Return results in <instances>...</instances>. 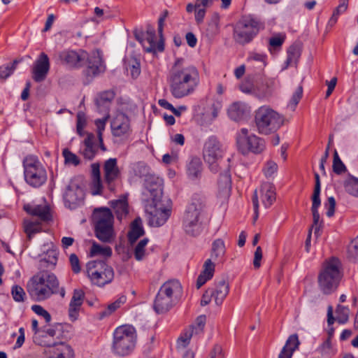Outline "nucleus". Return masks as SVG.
I'll return each mask as SVG.
<instances>
[{
  "label": "nucleus",
  "instance_id": "1",
  "mask_svg": "<svg viewBox=\"0 0 358 358\" xmlns=\"http://www.w3.org/2000/svg\"><path fill=\"white\" fill-rule=\"evenodd\" d=\"M170 92L176 99L192 94L199 83V74L196 67L185 65L182 59H178L168 77Z\"/></svg>",
  "mask_w": 358,
  "mask_h": 358
},
{
  "label": "nucleus",
  "instance_id": "2",
  "mask_svg": "<svg viewBox=\"0 0 358 358\" xmlns=\"http://www.w3.org/2000/svg\"><path fill=\"white\" fill-rule=\"evenodd\" d=\"M59 58L62 64L71 69H80L86 64L84 73L90 80L105 71V66L97 51L89 54L83 50H66L59 52Z\"/></svg>",
  "mask_w": 358,
  "mask_h": 358
},
{
  "label": "nucleus",
  "instance_id": "3",
  "mask_svg": "<svg viewBox=\"0 0 358 358\" xmlns=\"http://www.w3.org/2000/svg\"><path fill=\"white\" fill-rule=\"evenodd\" d=\"M27 289L30 296L36 301H45L57 294L59 280L54 273L41 271L30 279Z\"/></svg>",
  "mask_w": 358,
  "mask_h": 358
},
{
  "label": "nucleus",
  "instance_id": "4",
  "mask_svg": "<svg viewBox=\"0 0 358 358\" xmlns=\"http://www.w3.org/2000/svg\"><path fill=\"white\" fill-rule=\"evenodd\" d=\"M204 207V201L201 196L196 195L192 197L182 218V228L187 234L196 236L202 232Z\"/></svg>",
  "mask_w": 358,
  "mask_h": 358
},
{
  "label": "nucleus",
  "instance_id": "5",
  "mask_svg": "<svg viewBox=\"0 0 358 358\" xmlns=\"http://www.w3.org/2000/svg\"><path fill=\"white\" fill-rule=\"evenodd\" d=\"M96 237L103 243H110L115 238L113 227L114 217L110 209H95L92 215Z\"/></svg>",
  "mask_w": 358,
  "mask_h": 358
},
{
  "label": "nucleus",
  "instance_id": "6",
  "mask_svg": "<svg viewBox=\"0 0 358 358\" xmlns=\"http://www.w3.org/2000/svg\"><path fill=\"white\" fill-rule=\"evenodd\" d=\"M255 122L259 134L268 135L283 124L284 117L269 106H263L255 111Z\"/></svg>",
  "mask_w": 358,
  "mask_h": 358
},
{
  "label": "nucleus",
  "instance_id": "7",
  "mask_svg": "<svg viewBox=\"0 0 358 358\" xmlns=\"http://www.w3.org/2000/svg\"><path fill=\"white\" fill-rule=\"evenodd\" d=\"M148 224L154 227L163 226L172 213V201L169 198L148 201L145 206Z\"/></svg>",
  "mask_w": 358,
  "mask_h": 358
},
{
  "label": "nucleus",
  "instance_id": "8",
  "mask_svg": "<svg viewBox=\"0 0 358 358\" xmlns=\"http://www.w3.org/2000/svg\"><path fill=\"white\" fill-rule=\"evenodd\" d=\"M136 338L133 327L123 325L117 327L113 334V352L119 356L129 355L135 347Z\"/></svg>",
  "mask_w": 358,
  "mask_h": 358
},
{
  "label": "nucleus",
  "instance_id": "9",
  "mask_svg": "<svg viewBox=\"0 0 358 358\" xmlns=\"http://www.w3.org/2000/svg\"><path fill=\"white\" fill-rule=\"evenodd\" d=\"M340 262L332 258L327 262L318 275V285L324 294H329L337 288L341 279Z\"/></svg>",
  "mask_w": 358,
  "mask_h": 358
},
{
  "label": "nucleus",
  "instance_id": "10",
  "mask_svg": "<svg viewBox=\"0 0 358 358\" xmlns=\"http://www.w3.org/2000/svg\"><path fill=\"white\" fill-rule=\"evenodd\" d=\"M262 24L251 17H244L238 20L234 27L233 38L240 44L245 45L251 42L259 33Z\"/></svg>",
  "mask_w": 358,
  "mask_h": 358
},
{
  "label": "nucleus",
  "instance_id": "11",
  "mask_svg": "<svg viewBox=\"0 0 358 358\" xmlns=\"http://www.w3.org/2000/svg\"><path fill=\"white\" fill-rule=\"evenodd\" d=\"M224 152L223 145L215 136H210L205 141L203 157L212 172L217 173L220 171Z\"/></svg>",
  "mask_w": 358,
  "mask_h": 358
},
{
  "label": "nucleus",
  "instance_id": "12",
  "mask_svg": "<svg viewBox=\"0 0 358 358\" xmlns=\"http://www.w3.org/2000/svg\"><path fill=\"white\" fill-rule=\"evenodd\" d=\"M86 267L87 276L91 282L99 287L110 283L114 278L113 268L103 261L89 262Z\"/></svg>",
  "mask_w": 358,
  "mask_h": 358
},
{
  "label": "nucleus",
  "instance_id": "13",
  "mask_svg": "<svg viewBox=\"0 0 358 358\" xmlns=\"http://www.w3.org/2000/svg\"><path fill=\"white\" fill-rule=\"evenodd\" d=\"M24 175L26 182L34 187H39L47 180L46 171L41 163L32 157L24 159Z\"/></svg>",
  "mask_w": 358,
  "mask_h": 358
},
{
  "label": "nucleus",
  "instance_id": "14",
  "mask_svg": "<svg viewBox=\"0 0 358 358\" xmlns=\"http://www.w3.org/2000/svg\"><path fill=\"white\" fill-rule=\"evenodd\" d=\"M236 144L238 150L243 155L249 152L260 153L265 148L264 141L253 134H249L246 128H242L236 134Z\"/></svg>",
  "mask_w": 358,
  "mask_h": 358
},
{
  "label": "nucleus",
  "instance_id": "15",
  "mask_svg": "<svg viewBox=\"0 0 358 358\" xmlns=\"http://www.w3.org/2000/svg\"><path fill=\"white\" fill-rule=\"evenodd\" d=\"M136 39L143 45L148 52H162L164 50V43L162 40L157 41L155 29L148 26L145 32L135 31Z\"/></svg>",
  "mask_w": 358,
  "mask_h": 358
},
{
  "label": "nucleus",
  "instance_id": "16",
  "mask_svg": "<svg viewBox=\"0 0 358 358\" xmlns=\"http://www.w3.org/2000/svg\"><path fill=\"white\" fill-rule=\"evenodd\" d=\"M84 191L76 178L71 180L64 194L66 206L71 209L80 205L84 199Z\"/></svg>",
  "mask_w": 358,
  "mask_h": 358
},
{
  "label": "nucleus",
  "instance_id": "17",
  "mask_svg": "<svg viewBox=\"0 0 358 358\" xmlns=\"http://www.w3.org/2000/svg\"><path fill=\"white\" fill-rule=\"evenodd\" d=\"M143 194L149 197L148 201H159L166 198L163 196L162 180L153 176H148L145 180V191Z\"/></svg>",
  "mask_w": 358,
  "mask_h": 358
},
{
  "label": "nucleus",
  "instance_id": "18",
  "mask_svg": "<svg viewBox=\"0 0 358 358\" xmlns=\"http://www.w3.org/2000/svg\"><path fill=\"white\" fill-rule=\"evenodd\" d=\"M112 134L115 137L126 138L131 132L130 120L123 113H117L111 124Z\"/></svg>",
  "mask_w": 358,
  "mask_h": 358
},
{
  "label": "nucleus",
  "instance_id": "19",
  "mask_svg": "<svg viewBox=\"0 0 358 358\" xmlns=\"http://www.w3.org/2000/svg\"><path fill=\"white\" fill-rule=\"evenodd\" d=\"M104 180L110 191H115V182L120 178L116 158H110L103 164Z\"/></svg>",
  "mask_w": 358,
  "mask_h": 358
},
{
  "label": "nucleus",
  "instance_id": "20",
  "mask_svg": "<svg viewBox=\"0 0 358 358\" xmlns=\"http://www.w3.org/2000/svg\"><path fill=\"white\" fill-rule=\"evenodd\" d=\"M50 70V61L48 55L41 52L35 61L31 69L32 78L36 83L45 80Z\"/></svg>",
  "mask_w": 358,
  "mask_h": 358
},
{
  "label": "nucleus",
  "instance_id": "21",
  "mask_svg": "<svg viewBox=\"0 0 358 358\" xmlns=\"http://www.w3.org/2000/svg\"><path fill=\"white\" fill-rule=\"evenodd\" d=\"M45 353L47 358H73L71 348L64 342H55L46 344Z\"/></svg>",
  "mask_w": 358,
  "mask_h": 358
},
{
  "label": "nucleus",
  "instance_id": "22",
  "mask_svg": "<svg viewBox=\"0 0 358 358\" xmlns=\"http://www.w3.org/2000/svg\"><path fill=\"white\" fill-rule=\"evenodd\" d=\"M85 293L81 289H74L69 307V317L71 322L78 320L84 301Z\"/></svg>",
  "mask_w": 358,
  "mask_h": 358
},
{
  "label": "nucleus",
  "instance_id": "23",
  "mask_svg": "<svg viewBox=\"0 0 358 358\" xmlns=\"http://www.w3.org/2000/svg\"><path fill=\"white\" fill-rule=\"evenodd\" d=\"M159 292L176 303L182 293V286L178 280H169L161 286Z\"/></svg>",
  "mask_w": 358,
  "mask_h": 358
},
{
  "label": "nucleus",
  "instance_id": "24",
  "mask_svg": "<svg viewBox=\"0 0 358 358\" xmlns=\"http://www.w3.org/2000/svg\"><path fill=\"white\" fill-rule=\"evenodd\" d=\"M231 180L228 168L221 173L218 180V196L224 200L227 199L231 194Z\"/></svg>",
  "mask_w": 358,
  "mask_h": 358
},
{
  "label": "nucleus",
  "instance_id": "25",
  "mask_svg": "<svg viewBox=\"0 0 358 358\" xmlns=\"http://www.w3.org/2000/svg\"><path fill=\"white\" fill-rule=\"evenodd\" d=\"M176 303L171 298L158 292L154 301L153 308L157 314H163L168 312Z\"/></svg>",
  "mask_w": 358,
  "mask_h": 358
},
{
  "label": "nucleus",
  "instance_id": "26",
  "mask_svg": "<svg viewBox=\"0 0 358 358\" xmlns=\"http://www.w3.org/2000/svg\"><path fill=\"white\" fill-rule=\"evenodd\" d=\"M215 268V264L211 261V259H208L205 261L203 265V270L196 280V287L198 289L213 277Z\"/></svg>",
  "mask_w": 358,
  "mask_h": 358
},
{
  "label": "nucleus",
  "instance_id": "27",
  "mask_svg": "<svg viewBox=\"0 0 358 358\" xmlns=\"http://www.w3.org/2000/svg\"><path fill=\"white\" fill-rule=\"evenodd\" d=\"M213 292V299L217 305L222 303L229 293V286L225 279H221L215 282L214 288H209Z\"/></svg>",
  "mask_w": 358,
  "mask_h": 358
},
{
  "label": "nucleus",
  "instance_id": "28",
  "mask_svg": "<svg viewBox=\"0 0 358 358\" xmlns=\"http://www.w3.org/2000/svg\"><path fill=\"white\" fill-rule=\"evenodd\" d=\"M259 193L262 202L265 208L270 207L275 200V189L271 183L265 182L262 184Z\"/></svg>",
  "mask_w": 358,
  "mask_h": 358
},
{
  "label": "nucleus",
  "instance_id": "29",
  "mask_svg": "<svg viewBox=\"0 0 358 358\" xmlns=\"http://www.w3.org/2000/svg\"><path fill=\"white\" fill-rule=\"evenodd\" d=\"M300 342L298 335L294 334L289 336L285 346L281 350L278 358H292L294 352L299 348Z\"/></svg>",
  "mask_w": 358,
  "mask_h": 358
},
{
  "label": "nucleus",
  "instance_id": "30",
  "mask_svg": "<svg viewBox=\"0 0 358 358\" xmlns=\"http://www.w3.org/2000/svg\"><path fill=\"white\" fill-rule=\"evenodd\" d=\"M226 254L224 242L221 238H217L212 243L210 258L211 261L215 262H223Z\"/></svg>",
  "mask_w": 358,
  "mask_h": 358
},
{
  "label": "nucleus",
  "instance_id": "31",
  "mask_svg": "<svg viewBox=\"0 0 358 358\" xmlns=\"http://www.w3.org/2000/svg\"><path fill=\"white\" fill-rule=\"evenodd\" d=\"M203 171V164L199 157H192L187 164V175L191 180L201 178Z\"/></svg>",
  "mask_w": 358,
  "mask_h": 358
},
{
  "label": "nucleus",
  "instance_id": "32",
  "mask_svg": "<svg viewBox=\"0 0 358 358\" xmlns=\"http://www.w3.org/2000/svg\"><path fill=\"white\" fill-rule=\"evenodd\" d=\"M248 111L245 104L234 103L228 109V115L234 121L238 122L244 119Z\"/></svg>",
  "mask_w": 358,
  "mask_h": 358
},
{
  "label": "nucleus",
  "instance_id": "33",
  "mask_svg": "<svg viewBox=\"0 0 358 358\" xmlns=\"http://www.w3.org/2000/svg\"><path fill=\"white\" fill-rule=\"evenodd\" d=\"M24 210L29 214L38 217L43 221L51 219L50 208L47 206H24Z\"/></svg>",
  "mask_w": 358,
  "mask_h": 358
},
{
  "label": "nucleus",
  "instance_id": "34",
  "mask_svg": "<svg viewBox=\"0 0 358 358\" xmlns=\"http://www.w3.org/2000/svg\"><path fill=\"white\" fill-rule=\"evenodd\" d=\"M110 206L119 220H121L129 213L128 203L125 196L117 200L111 201Z\"/></svg>",
  "mask_w": 358,
  "mask_h": 358
},
{
  "label": "nucleus",
  "instance_id": "35",
  "mask_svg": "<svg viewBox=\"0 0 358 358\" xmlns=\"http://www.w3.org/2000/svg\"><path fill=\"white\" fill-rule=\"evenodd\" d=\"M145 234L141 220L136 218L131 224L130 230L128 233V239L129 243L133 245L141 236Z\"/></svg>",
  "mask_w": 358,
  "mask_h": 358
},
{
  "label": "nucleus",
  "instance_id": "36",
  "mask_svg": "<svg viewBox=\"0 0 358 358\" xmlns=\"http://www.w3.org/2000/svg\"><path fill=\"white\" fill-rule=\"evenodd\" d=\"M149 242L148 238H144L139 241L134 248V256L136 260L141 262L144 260L149 255L146 246Z\"/></svg>",
  "mask_w": 358,
  "mask_h": 358
},
{
  "label": "nucleus",
  "instance_id": "37",
  "mask_svg": "<svg viewBox=\"0 0 358 358\" xmlns=\"http://www.w3.org/2000/svg\"><path fill=\"white\" fill-rule=\"evenodd\" d=\"M115 93L111 90H108L100 93L96 99V104L99 110L101 107L106 113H108V105L113 100Z\"/></svg>",
  "mask_w": 358,
  "mask_h": 358
},
{
  "label": "nucleus",
  "instance_id": "38",
  "mask_svg": "<svg viewBox=\"0 0 358 358\" xmlns=\"http://www.w3.org/2000/svg\"><path fill=\"white\" fill-rule=\"evenodd\" d=\"M57 261V252L54 249H49L45 256L41 259V267L54 268Z\"/></svg>",
  "mask_w": 358,
  "mask_h": 358
},
{
  "label": "nucleus",
  "instance_id": "39",
  "mask_svg": "<svg viewBox=\"0 0 358 358\" xmlns=\"http://www.w3.org/2000/svg\"><path fill=\"white\" fill-rule=\"evenodd\" d=\"M301 56V48L299 45L293 44L287 50V67L296 65Z\"/></svg>",
  "mask_w": 358,
  "mask_h": 358
},
{
  "label": "nucleus",
  "instance_id": "40",
  "mask_svg": "<svg viewBox=\"0 0 358 358\" xmlns=\"http://www.w3.org/2000/svg\"><path fill=\"white\" fill-rule=\"evenodd\" d=\"M90 255L91 256L100 255L110 257L112 255V249L109 246H102L94 241L91 247Z\"/></svg>",
  "mask_w": 358,
  "mask_h": 358
},
{
  "label": "nucleus",
  "instance_id": "41",
  "mask_svg": "<svg viewBox=\"0 0 358 358\" xmlns=\"http://www.w3.org/2000/svg\"><path fill=\"white\" fill-rule=\"evenodd\" d=\"M126 299L127 298L125 296H121L115 302L109 304L106 309L100 312V318H103L111 315L114 311L120 307L121 304H123L126 302Z\"/></svg>",
  "mask_w": 358,
  "mask_h": 358
},
{
  "label": "nucleus",
  "instance_id": "42",
  "mask_svg": "<svg viewBox=\"0 0 358 358\" xmlns=\"http://www.w3.org/2000/svg\"><path fill=\"white\" fill-rule=\"evenodd\" d=\"M345 190L350 194L358 197V179L348 178L344 182Z\"/></svg>",
  "mask_w": 358,
  "mask_h": 358
},
{
  "label": "nucleus",
  "instance_id": "43",
  "mask_svg": "<svg viewBox=\"0 0 358 358\" xmlns=\"http://www.w3.org/2000/svg\"><path fill=\"white\" fill-rule=\"evenodd\" d=\"M17 64L18 61L14 60L12 64L0 66V80H5L11 74H13Z\"/></svg>",
  "mask_w": 358,
  "mask_h": 358
},
{
  "label": "nucleus",
  "instance_id": "44",
  "mask_svg": "<svg viewBox=\"0 0 358 358\" xmlns=\"http://www.w3.org/2000/svg\"><path fill=\"white\" fill-rule=\"evenodd\" d=\"M85 148L83 150L84 157L87 159H92L95 156L96 150L90 136L85 140Z\"/></svg>",
  "mask_w": 358,
  "mask_h": 358
},
{
  "label": "nucleus",
  "instance_id": "45",
  "mask_svg": "<svg viewBox=\"0 0 358 358\" xmlns=\"http://www.w3.org/2000/svg\"><path fill=\"white\" fill-rule=\"evenodd\" d=\"M206 321V316L200 315L196 318L195 323L192 326H191L189 328V329L190 330V331H192L193 334H196V335L200 334L203 331Z\"/></svg>",
  "mask_w": 358,
  "mask_h": 358
},
{
  "label": "nucleus",
  "instance_id": "46",
  "mask_svg": "<svg viewBox=\"0 0 358 358\" xmlns=\"http://www.w3.org/2000/svg\"><path fill=\"white\" fill-rule=\"evenodd\" d=\"M194 334L192 331L188 329L183 334H182L177 341V348L178 349L185 348L189 343L190 339Z\"/></svg>",
  "mask_w": 358,
  "mask_h": 358
},
{
  "label": "nucleus",
  "instance_id": "47",
  "mask_svg": "<svg viewBox=\"0 0 358 358\" xmlns=\"http://www.w3.org/2000/svg\"><path fill=\"white\" fill-rule=\"evenodd\" d=\"M219 22L220 17L217 13H214L210 22L208 24L207 31L209 32L210 35H215L218 33L219 31Z\"/></svg>",
  "mask_w": 358,
  "mask_h": 358
},
{
  "label": "nucleus",
  "instance_id": "48",
  "mask_svg": "<svg viewBox=\"0 0 358 358\" xmlns=\"http://www.w3.org/2000/svg\"><path fill=\"white\" fill-rule=\"evenodd\" d=\"M333 171L336 174H341L346 171V167L340 159L336 150L334 153Z\"/></svg>",
  "mask_w": 358,
  "mask_h": 358
},
{
  "label": "nucleus",
  "instance_id": "49",
  "mask_svg": "<svg viewBox=\"0 0 358 358\" xmlns=\"http://www.w3.org/2000/svg\"><path fill=\"white\" fill-rule=\"evenodd\" d=\"M13 299L16 302H24L26 299V293L23 288L19 285H13L11 289Z\"/></svg>",
  "mask_w": 358,
  "mask_h": 358
},
{
  "label": "nucleus",
  "instance_id": "50",
  "mask_svg": "<svg viewBox=\"0 0 358 358\" xmlns=\"http://www.w3.org/2000/svg\"><path fill=\"white\" fill-rule=\"evenodd\" d=\"M24 230L27 234L28 238L30 240L33 235L38 233L41 231V227L38 224L35 222H24Z\"/></svg>",
  "mask_w": 358,
  "mask_h": 358
},
{
  "label": "nucleus",
  "instance_id": "51",
  "mask_svg": "<svg viewBox=\"0 0 358 358\" xmlns=\"http://www.w3.org/2000/svg\"><path fill=\"white\" fill-rule=\"evenodd\" d=\"M64 158V162L66 164H72L78 166L80 164V159L74 153L71 152L69 149L65 148L62 151Z\"/></svg>",
  "mask_w": 358,
  "mask_h": 358
},
{
  "label": "nucleus",
  "instance_id": "52",
  "mask_svg": "<svg viewBox=\"0 0 358 358\" xmlns=\"http://www.w3.org/2000/svg\"><path fill=\"white\" fill-rule=\"evenodd\" d=\"M303 94V87L302 86H299L295 92H294L291 100L288 104V107L290 108L292 110H295L296 105L299 103L301 100Z\"/></svg>",
  "mask_w": 358,
  "mask_h": 358
},
{
  "label": "nucleus",
  "instance_id": "53",
  "mask_svg": "<svg viewBox=\"0 0 358 358\" xmlns=\"http://www.w3.org/2000/svg\"><path fill=\"white\" fill-rule=\"evenodd\" d=\"M349 310L346 307L338 306L336 309V320L339 323H344L348 320Z\"/></svg>",
  "mask_w": 358,
  "mask_h": 358
},
{
  "label": "nucleus",
  "instance_id": "54",
  "mask_svg": "<svg viewBox=\"0 0 358 358\" xmlns=\"http://www.w3.org/2000/svg\"><path fill=\"white\" fill-rule=\"evenodd\" d=\"M31 310L36 314L42 316L47 323H49L51 321L50 314L46 310H45L41 306L33 305L31 306Z\"/></svg>",
  "mask_w": 358,
  "mask_h": 358
},
{
  "label": "nucleus",
  "instance_id": "55",
  "mask_svg": "<svg viewBox=\"0 0 358 358\" xmlns=\"http://www.w3.org/2000/svg\"><path fill=\"white\" fill-rule=\"evenodd\" d=\"M278 165L273 161L268 162L264 169V173L266 177L269 178L273 176L277 172Z\"/></svg>",
  "mask_w": 358,
  "mask_h": 358
},
{
  "label": "nucleus",
  "instance_id": "56",
  "mask_svg": "<svg viewBox=\"0 0 358 358\" xmlns=\"http://www.w3.org/2000/svg\"><path fill=\"white\" fill-rule=\"evenodd\" d=\"M108 117V114L107 113V116L102 119H98L95 121V124L97 127V134L99 141L102 143V132L105 129L106 122L107 118Z\"/></svg>",
  "mask_w": 358,
  "mask_h": 358
},
{
  "label": "nucleus",
  "instance_id": "57",
  "mask_svg": "<svg viewBox=\"0 0 358 358\" xmlns=\"http://www.w3.org/2000/svg\"><path fill=\"white\" fill-rule=\"evenodd\" d=\"M221 108V104L220 103L217 102V103H213L211 106V112L209 113L208 112L206 113V118L208 119L209 122L213 121L214 119H215L218 113Z\"/></svg>",
  "mask_w": 358,
  "mask_h": 358
},
{
  "label": "nucleus",
  "instance_id": "58",
  "mask_svg": "<svg viewBox=\"0 0 358 358\" xmlns=\"http://www.w3.org/2000/svg\"><path fill=\"white\" fill-rule=\"evenodd\" d=\"M348 257L353 262H358V246L352 242L348 246Z\"/></svg>",
  "mask_w": 358,
  "mask_h": 358
},
{
  "label": "nucleus",
  "instance_id": "59",
  "mask_svg": "<svg viewBox=\"0 0 358 358\" xmlns=\"http://www.w3.org/2000/svg\"><path fill=\"white\" fill-rule=\"evenodd\" d=\"M336 207V200L333 196H330L327 199V201L325 203V208H327V215L329 217H332L334 215Z\"/></svg>",
  "mask_w": 358,
  "mask_h": 358
},
{
  "label": "nucleus",
  "instance_id": "60",
  "mask_svg": "<svg viewBox=\"0 0 358 358\" xmlns=\"http://www.w3.org/2000/svg\"><path fill=\"white\" fill-rule=\"evenodd\" d=\"M102 190V184L100 178H92L91 191L93 195L100 194Z\"/></svg>",
  "mask_w": 358,
  "mask_h": 358
},
{
  "label": "nucleus",
  "instance_id": "61",
  "mask_svg": "<svg viewBox=\"0 0 358 358\" xmlns=\"http://www.w3.org/2000/svg\"><path fill=\"white\" fill-rule=\"evenodd\" d=\"M85 124H86V121H85L84 115L80 113H78L76 129H77L78 134H80V136H82L83 134V131L85 127Z\"/></svg>",
  "mask_w": 358,
  "mask_h": 358
},
{
  "label": "nucleus",
  "instance_id": "62",
  "mask_svg": "<svg viewBox=\"0 0 358 358\" xmlns=\"http://www.w3.org/2000/svg\"><path fill=\"white\" fill-rule=\"evenodd\" d=\"M69 261L71 265L73 271L75 273H78L80 271V266L79 264V259L76 255L71 254L69 257Z\"/></svg>",
  "mask_w": 358,
  "mask_h": 358
},
{
  "label": "nucleus",
  "instance_id": "63",
  "mask_svg": "<svg viewBox=\"0 0 358 358\" xmlns=\"http://www.w3.org/2000/svg\"><path fill=\"white\" fill-rule=\"evenodd\" d=\"M262 259V250L260 246L256 248L254 255L253 265L255 268H259L261 266V260Z\"/></svg>",
  "mask_w": 358,
  "mask_h": 358
},
{
  "label": "nucleus",
  "instance_id": "64",
  "mask_svg": "<svg viewBox=\"0 0 358 358\" xmlns=\"http://www.w3.org/2000/svg\"><path fill=\"white\" fill-rule=\"evenodd\" d=\"M320 190H314L313 196H312V207L311 210H318L319 207L321 204V201L320 198Z\"/></svg>",
  "mask_w": 358,
  "mask_h": 358
}]
</instances>
